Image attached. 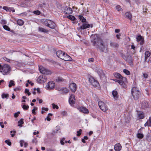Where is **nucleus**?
<instances>
[{
    "label": "nucleus",
    "instance_id": "1",
    "mask_svg": "<svg viewBox=\"0 0 151 151\" xmlns=\"http://www.w3.org/2000/svg\"><path fill=\"white\" fill-rule=\"evenodd\" d=\"M56 54L58 57L65 61H70L72 60V58L69 55L61 50L57 51Z\"/></svg>",
    "mask_w": 151,
    "mask_h": 151
},
{
    "label": "nucleus",
    "instance_id": "2",
    "mask_svg": "<svg viewBox=\"0 0 151 151\" xmlns=\"http://www.w3.org/2000/svg\"><path fill=\"white\" fill-rule=\"evenodd\" d=\"M132 94L134 99L137 100L138 99L140 93L137 88L133 87L132 89Z\"/></svg>",
    "mask_w": 151,
    "mask_h": 151
},
{
    "label": "nucleus",
    "instance_id": "3",
    "mask_svg": "<svg viewBox=\"0 0 151 151\" xmlns=\"http://www.w3.org/2000/svg\"><path fill=\"white\" fill-rule=\"evenodd\" d=\"M10 67L7 64L4 65L0 70V72L4 75H6L9 72Z\"/></svg>",
    "mask_w": 151,
    "mask_h": 151
},
{
    "label": "nucleus",
    "instance_id": "4",
    "mask_svg": "<svg viewBox=\"0 0 151 151\" xmlns=\"http://www.w3.org/2000/svg\"><path fill=\"white\" fill-rule=\"evenodd\" d=\"M39 68L40 72L42 74L47 75L50 74L51 73L50 71L47 69L42 66H39Z\"/></svg>",
    "mask_w": 151,
    "mask_h": 151
},
{
    "label": "nucleus",
    "instance_id": "5",
    "mask_svg": "<svg viewBox=\"0 0 151 151\" xmlns=\"http://www.w3.org/2000/svg\"><path fill=\"white\" fill-rule=\"evenodd\" d=\"M101 46L100 47L101 50L103 52H106L107 50V47L108 46V43L106 41L104 42L101 41Z\"/></svg>",
    "mask_w": 151,
    "mask_h": 151
},
{
    "label": "nucleus",
    "instance_id": "6",
    "mask_svg": "<svg viewBox=\"0 0 151 151\" xmlns=\"http://www.w3.org/2000/svg\"><path fill=\"white\" fill-rule=\"evenodd\" d=\"M47 81V77L45 75L40 76L37 79V82L40 83H43Z\"/></svg>",
    "mask_w": 151,
    "mask_h": 151
},
{
    "label": "nucleus",
    "instance_id": "7",
    "mask_svg": "<svg viewBox=\"0 0 151 151\" xmlns=\"http://www.w3.org/2000/svg\"><path fill=\"white\" fill-rule=\"evenodd\" d=\"M89 81L91 85L94 87H97L99 85L98 82L93 77H90L89 78Z\"/></svg>",
    "mask_w": 151,
    "mask_h": 151
},
{
    "label": "nucleus",
    "instance_id": "8",
    "mask_svg": "<svg viewBox=\"0 0 151 151\" xmlns=\"http://www.w3.org/2000/svg\"><path fill=\"white\" fill-rule=\"evenodd\" d=\"M63 12L67 14H70L72 13L73 11L71 8L67 6H65L63 7Z\"/></svg>",
    "mask_w": 151,
    "mask_h": 151
},
{
    "label": "nucleus",
    "instance_id": "9",
    "mask_svg": "<svg viewBox=\"0 0 151 151\" xmlns=\"http://www.w3.org/2000/svg\"><path fill=\"white\" fill-rule=\"evenodd\" d=\"M55 86V84L54 82L53 81H51L47 83L46 87L48 90H51L54 88Z\"/></svg>",
    "mask_w": 151,
    "mask_h": 151
},
{
    "label": "nucleus",
    "instance_id": "10",
    "mask_svg": "<svg viewBox=\"0 0 151 151\" xmlns=\"http://www.w3.org/2000/svg\"><path fill=\"white\" fill-rule=\"evenodd\" d=\"M77 108L80 111L83 113L88 114L89 113L88 110L84 107L78 106L77 107Z\"/></svg>",
    "mask_w": 151,
    "mask_h": 151
},
{
    "label": "nucleus",
    "instance_id": "11",
    "mask_svg": "<svg viewBox=\"0 0 151 151\" xmlns=\"http://www.w3.org/2000/svg\"><path fill=\"white\" fill-rule=\"evenodd\" d=\"M127 78L125 77H124L122 78V80H118L117 79L114 80V81L117 82L119 84L123 86H124V82L126 81Z\"/></svg>",
    "mask_w": 151,
    "mask_h": 151
},
{
    "label": "nucleus",
    "instance_id": "12",
    "mask_svg": "<svg viewBox=\"0 0 151 151\" xmlns=\"http://www.w3.org/2000/svg\"><path fill=\"white\" fill-rule=\"evenodd\" d=\"M69 87L72 92H75L76 90L77 86L75 83H72L70 85Z\"/></svg>",
    "mask_w": 151,
    "mask_h": 151
},
{
    "label": "nucleus",
    "instance_id": "13",
    "mask_svg": "<svg viewBox=\"0 0 151 151\" xmlns=\"http://www.w3.org/2000/svg\"><path fill=\"white\" fill-rule=\"evenodd\" d=\"M69 102L70 104H73L75 102V96L73 94H71L69 99Z\"/></svg>",
    "mask_w": 151,
    "mask_h": 151
},
{
    "label": "nucleus",
    "instance_id": "14",
    "mask_svg": "<svg viewBox=\"0 0 151 151\" xmlns=\"http://www.w3.org/2000/svg\"><path fill=\"white\" fill-rule=\"evenodd\" d=\"M122 146L119 143H117L114 146V149L115 151H119L122 149Z\"/></svg>",
    "mask_w": 151,
    "mask_h": 151
},
{
    "label": "nucleus",
    "instance_id": "15",
    "mask_svg": "<svg viewBox=\"0 0 151 151\" xmlns=\"http://www.w3.org/2000/svg\"><path fill=\"white\" fill-rule=\"evenodd\" d=\"M58 90L61 91L63 94L69 92V90L66 88H59Z\"/></svg>",
    "mask_w": 151,
    "mask_h": 151
},
{
    "label": "nucleus",
    "instance_id": "16",
    "mask_svg": "<svg viewBox=\"0 0 151 151\" xmlns=\"http://www.w3.org/2000/svg\"><path fill=\"white\" fill-rule=\"evenodd\" d=\"M55 24L52 21L49 20L47 27L51 29H54L55 28Z\"/></svg>",
    "mask_w": 151,
    "mask_h": 151
},
{
    "label": "nucleus",
    "instance_id": "17",
    "mask_svg": "<svg viewBox=\"0 0 151 151\" xmlns=\"http://www.w3.org/2000/svg\"><path fill=\"white\" fill-rule=\"evenodd\" d=\"M124 59L129 63H131L132 62L133 59L130 55H128L127 58H125Z\"/></svg>",
    "mask_w": 151,
    "mask_h": 151
},
{
    "label": "nucleus",
    "instance_id": "18",
    "mask_svg": "<svg viewBox=\"0 0 151 151\" xmlns=\"http://www.w3.org/2000/svg\"><path fill=\"white\" fill-rule=\"evenodd\" d=\"M90 25L89 24L83 23L82 25L80 27L81 29H84L86 28H88L90 27Z\"/></svg>",
    "mask_w": 151,
    "mask_h": 151
},
{
    "label": "nucleus",
    "instance_id": "19",
    "mask_svg": "<svg viewBox=\"0 0 151 151\" xmlns=\"http://www.w3.org/2000/svg\"><path fill=\"white\" fill-rule=\"evenodd\" d=\"M125 17L129 19L130 20L132 19V15L129 12H127L125 13Z\"/></svg>",
    "mask_w": 151,
    "mask_h": 151
},
{
    "label": "nucleus",
    "instance_id": "20",
    "mask_svg": "<svg viewBox=\"0 0 151 151\" xmlns=\"http://www.w3.org/2000/svg\"><path fill=\"white\" fill-rule=\"evenodd\" d=\"M112 94L114 99L115 100H117L118 97V95L117 91L115 90L113 91H112Z\"/></svg>",
    "mask_w": 151,
    "mask_h": 151
},
{
    "label": "nucleus",
    "instance_id": "21",
    "mask_svg": "<svg viewBox=\"0 0 151 151\" xmlns=\"http://www.w3.org/2000/svg\"><path fill=\"white\" fill-rule=\"evenodd\" d=\"M113 75L116 78H119L121 80H122V78L124 77H122L120 74L117 73H114Z\"/></svg>",
    "mask_w": 151,
    "mask_h": 151
},
{
    "label": "nucleus",
    "instance_id": "22",
    "mask_svg": "<svg viewBox=\"0 0 151 151\" xmlns=\"http://www.w3.org/2000/svg\"><path fill=\"white\" fill-rule=\"evenodd\" d=\"M137 115L139 119H142L144 118V115L143 112H139L137 113Z\"/></svg>",
    "mask_w": 151,
    "mask_h": 151
},
{
    "label": "nucleus",
    "instance_id": "23",
    "mask_svg": "<svg viewBox=\"0 0 151 151\" xmlns=\"http://www.w3.org/2000/svg\"><path fill=\"white\" fill-rule=\"evenodd\" d=\"M145 127H151V118L149 117L147 122L145 124Z\"/></svg>",
    "mask_w": 151,
    "mask_h": 151
},
{
    "label": "nucleus",
    "instance_id": "24",
    "mask_svg": "<svg viewBox=\"0 0 151 151\" xmlns=\"http://www.w3.org/2000/svg\"><path fill=\"white\" fill-rule=\"evenodd\" d=\"M97 72L99 76H104V74L103 70L101 69H99L97 70Z\"/></svg>",
    "mask_w": 151,
    "mask_h": 151
},
{
    "label": "nucleus",
    "instance_id": "25",
    "mask_svg": "<svg viewBox=\"0 0 151 151\" xmlns=\"http://www.w3.org/2000/svg\"><path fill=\"white\" fill-rule=\"evenodd\" d=\"M38 30L40 32L44 33H47L48 32V30L47 29L40 27H39Z\"/></svg>",
    "mask_w": 151,
    "mask_h": 151
},
{
    "label": "nucleus",
    "instance_id": "26",
    "mask_svg": "<svg viewBox=\"0 0 151 151\" xmlns=\"http://www.w3.org/2000/svg\"><path fill=\"white\" fill-rule=\"evenodd\" d=\"M137 40L138 42L141 41L140 44L142 45L143 43V40L141 36H138L137 37Z\"/></svg>",
    "mask_w": 151,
    "mask_h": 151
},
{
    "label": "nucleus",
    "instance_id": "27",
    "mask_svg": "<svg viewBox=\"0 0 151 151\" xmlns=\"http://www.w3.org/2000/svg\"><path fill=\"white\" fill-rule=\"evenodd\" d=\"M110 45L111 47L115 48L118 47L119 46L118 44L117 43L112 41L110 42Z\"/></svg>",
    "mask_w": 151,
    "mask_h": 151
},
{
    "label": "nucleus",
    "instance_id": "28",
    "mask_svg": "<svg viewBox=\"0 0 151 151\" xmlns=\"http://www.w3.org/2000/svg\"><path fill=\"white\" fill-rule=\"evenodd\" d=\"M49 21V20L46 19H43L41 20V22L42 23L47 26L48 25Z\"/></svg>",
    "mask_w": 151,
    "mask_h": 151
},
{
    "label": "nucleus",
    "instance_id": "29",
    "mask_svg": "<svg viewBox=\"0 0 151 151\" xmlns=\"http://www.w3.org/2000/svg\"><path fill=\"white\" fill-rule=\"evenodd\" d=\"M100 108L101 110L104 112L106 111L108 109L106 105L105 104L102 106L100 107Z\"/></svg>",
    "mask_w": 151,
    "mask_h": 151
},
{
    "label": "nucleus",
    "instance_id": "30",
    "mask_svg": "<svg viewBox=\"0 0 151 151\" xmlns=\"http://www.w3.org/2000/svg\"><path fill=\"white\" fill-rule=\"evenodd\" d=\"M145 60H146L147 58L150 56L151 54L150 53L149 51H146L145 52Z\"/></svg>",
    "mask_w": 151,
    "mask_h": 151
},
{
    "label": "nucleus",
    "instance_id": "31",
    "mask_svg": "<svg viewBox=\"0 0 151 151\" xmlns=\"http://www.w3.org/2000/svg\"><path fill=\"white\" fill-rule=\"evenodd\" d=\"M148 106V104L147 102H144L142 103V107L143 109L147 108Z\"/></svg>",
    "mask_w": 151,
    "mask_h": 151
},
{
    "label": "nucleus",
    "instance_id": "32",
    "mask_svg": "<svg viewBox=\"0 0 151 151\" xmlns=\"http://www.w3.org/2000/svg\"><path fill=\"white\" fill-rule=\"evenodd\" d=\"M17 23L19 25L22 26L23 25L24 22L21 19H19L17 21Z\"/></svg>",
    "mask_w": 151,
    "mask_h": 151
},
{
    "label": "nucleus",
    "instance_id": "33",
    "mask_svg": "<svg viewBox=\"0 0 151 151\" xmlns=\"http://www.w3.org/2000/svg\"><path fill=\"white\" fill-rule=\"evenodd\" d=\"M23 119H21L19 120V121L18 122V126L19 127H22V124H23L24 122L23 121Z\"/></svg>",
    "mask_w": 151,
    "mask_h": 151
},
{
    "label": "nucleus",
    "instance_id": "34",
    "mask_svg": "<svg viewBox=\"0 0 151 151\" xmlns=\"http://www.w3.org/2000/svg\"><path fill=\"white\" fill-rule=\"evenodd\" d=\"M78 17L81 21L82 22H85L86 21V19L82 16L79 15Z\"/></svg>",
    "mask_w": 151,
    "mask_h": 151
},
{
    "label": "nucleus",
    "instance_id": "35",
    "mask_svg": "<svg viewBox=\"0 0 151 151\" xmlns=\"http://www.w3.org/2000/svg\"><path fill=\"white\" fill-rule=\"evenodd\" d=\"M61 114L63 116H68L67 112L65 111H63L61 112Z\"/></svg>",
    "mask_w": 151,
    "mask_h": 151
},
{
    "label": "nucleus",
    "instance_id": "36",
    "mask_svg": "<svg viewBox=\"0 0 151 151\" xmlns=\"http://www.w3.org/2000/svg\"><path fill=\"white\" fill-rule=\"evenodd\" d=\"M67 17L71 20L74 21L75 20V17L72 15H69L67 16Z\"/></svg>",
    "mask_w": 151,
    "mask_h": 151
},
{
    "label": "nucleus",
    "instance_id": "37",
    "mask_svg": "<svg viewBox=\"0 0 151 151\" xmlns=\"http://www.w3.org/2000/svg\"><path fill=\"white\" fill-rule=\"evenodd\" d=\"M48 110V109L47 108L42 107V111L41 113L43 114L45 112V111H47Z\"/></svg>",
    "mask_w": 151,
    "mask_h": 151
},
{
    "label": "nucleus",
    "instance_id": "38",
    "mask_svg": "<svg viewBox=\"0 0 151 151\" xmlns=\"http://www.w3.org/2000/svg\"><path fill=\"white\" fill-rule=\"evenodd\" d=\"M14 85L15 84L14 83V81L13 80H10L9 82V87H11L12 86Z\"/></svg>",
    "mask_w": 151,
    "mask_h": 151
},
{
    "label": "nucleus",
    "instance_id": "39",
    "mask_svg": "<svg viewBox=\"0 0 151 151\" xmlns=\"http://www.w3.org/2000/svg\"><path fill=\"white\" fill-rule=\"evenodd\" d=\"M123 72L124 73H125V74L127 75H129L130 74V72L129 70H127V69H124L123 70Z\"/></svg>",
    "mask_w": 151,
    "mask_h": 151
},
{
    "label": "nucleus",
    "instance_id": "40",
    "mask_svg": "<svg viewBox=\"0 0 151 151\" xmlns=\"http://www.w3.org/2000/svg\"><path fill=\"white\" fill-rule=\"evenodd\" d=\"M3 9L5 10L6 11H11V8L8 7L6 6H4L3 7Z\"/></svg>",
    "mask_w": 151,
    "mask_h": 151
},
{
    "label": "nucleus",
    "instance_id": "41",
    "mask_svg": "<svg viewBox=\"0 0 151 151\" xmlns=\"http://www.w3.org/2000/svg\"><path fill=\"white\" fill-rule=\"evenodd\" d=\"M63 79L62 78L60 77H58L56 78V81L57 82H61L63 81Z\"/></svg>",
    "mask_w": 151,
    "mask_h": 151
},
{
    "label": "nucleus",
    "instance_id": "42",
    "mask_svg": "<svg viewBox=\"0 0 151 151\" xmlns=\"http://www.w3.org/2000/svg\"><path fill=\"white\" fill-rule=\"evenodd\" d=\"M3 28L6 30L9 31L10 29L9 27L6 25H4L3 26Z\"/></svg>",
    "mask_w": 151,
    "mask_h": 151
},
{
    "label": "nucleus",
    "instance_id": "43",
    "mask_svg": "<svg viewBox=\"0 0 151 151\" xmlns=\"http://www.w3.org/2000/svg\"><path fill=\"white\" fill-rule=\"evenodd\" d=\"M22 107L24 109L27 110L29 108V106L28 105L26 106L25 104H24L22 106Z\"/></svg>",
    "mask_w": 151,
    "mask_h": 151
},
{
    "label": "nucleus",
    "instance_id": "44",
    "mask_svg": "<svg viewBox=\"0 0 151 151\" xmlns=\"http://www.w3.org/2000/svg\"><path fill=\"white\" fill-rule=\"evenodd\" d=\"M52 108L53 109H58L59 107L58 106V105L55 104L54 103L52 104Z\"/></svg>",
    "mask_w": 151,
    "mask_h": 151
},
{
    "label": "nucleus",
    "instance_id": "45",
    "mask_svg": "<svg viewBox=\"0 0 151 151\" xmlns=\"http://www.w3.org/2000/svg\"><path fill=\"white\" fill-rule=\"evenodd\" d=\"M137 137L141 139L143 137V135L142 134L138 133L137 135Z\"/></svg>",
    "mask_w": 151,
    "mask_h": 151
},
{
    "label": "nucleus",
    "instance_id": "46",
    "mask_svg": "<svg viewBox=\"0 0 151 151\" xmlns=\"http://www.w3.org/2000/svg\"><path fill=\"white\" fill-rule=\"evenodd\" d=\"M105 104L102 101H100L98 102V105L99 108Z\"/></svg>",
    "mask_w": 151,
    "mask_h": 151
},
{
    "label": "nucleus",
    "instance_id": "47",
    "mask_svg": "<svg viewBox=\"0 0 151 151\" xmlns=\"http://www.w3.org/2000/svg\"><path fill=\"white\" fill-rule=\"evenodd\" d=\"M9 95L8 94H4L3 93L1 95V96L2 98H6L8 97Z\"/></svg>",
    "mask_w": 151,
    "mask_h": 151
},
{
    "label": "nucleus",
    "instance_id": "48",
    "mask_svg": "<svg viewBox=\"0 0 151 151\" xmlns=\"http://www.w3.org/2000/svg\"><path fill=\"white\" fill-rule=\"evenodd\" d=\"M0 23L3 24H6V22L5 20L2 19L0 21Z\"/></svg>",
    "mask_w": 151,
    "mask_h": 151
},
{
    "label": "nucleus",
    "instance_id": "49",
    "mask_svg": "<svg viewBox=\"0 0 151 151\" xmlns=\"http://www.w3.org/2000/svg\"><path fill=\"white\" fill-rule=\"evenodd\" d=\"M82 130L81 129H80L79 131H78L77 132V136H79L81 134Z\"/></svg>",
    "mask_w": 151,
    "mask_h": 151
},
{
    "label": "nucleus",
    "instance_id": "50",
    "mask_svg": "<svg viewBox=\"0 0 151 151\" xmlns=\"http://www.w3.org/2000/svg\"><path fill=\"white\" fill-rule=\"evenodd\" d=\"M116 9L118 11H120L122 9V8H121V6L119 5L117 6L116 7Z\"/></svg>",
    "mask_w": 151,
    "mask_h": 151
},
{
    "label": "nucleus",
    "instance_id": "51",
    "mask_svg": "<svg viewBox=\"0 0 151 151\" xmlns=\"http://www.w3.org/2000/svg\"><path fill=\"white\" fill-rule=\"evenodd\" d=\"M37 108L34 107V109H33L32 111V113L34 114H36V112H35V111L36 110H37Z\"/></svg>",
    "mask_w": 151,
    "mask_h": 151
},
{
    "label": "nucleus",
    "instance_id": "52",
    "mask_svg": "<svg viewBox=\"0 0 151 151\" xmlns=\"http://www.w3.org/2000/svg\"><path fill=\"white\" fill-rule=\"evenodd\" d=\"M5 142L6 143L7 145L9 146L11 145V142L9 141V140H6L5 141Z\"/></svg>",
    "mask_w": 151,
    "mask_h": 151
},
{
    "label": "nucleus",
    "instance_id": "53",
    "mask_svg": "<svg viewBox=\"0 0 151 151\" xmlns=\"http://www.w3.org/2000/svg\"><path fill=\"white\" fill-rule=\"evenodd\" d=\"M25 93H27V94H28V96H29L31 94L29 92V90L27 89H25Z\"/></svg>",
    "mask_w": 151,
    "mask_h": 151
},
{
    "label": "nucleus",
    "instance_id": "54",
    "mask_svg": "<svg viewBox=\"0 0 151 151\" xmlns=\"http://www.w3.org/2000/svg\"><path fill=\"white\" fill-rule=\"evenodd\" d=\"M65 140V138H63L62 139L60 140V142L61 145H64V143L63 142V141Z\"/></svg>",
    "mask_w": 151,
    "mask_h": 151
},
{
    "label": "nucleus",
    "instance_id": "55",
    "mask_svg": "<svg viewBox=\"0 0 151 151\" xmlns=\"http://www.w3.org/2000/svg\"><path fill=\"white\" fill-rule=\"evenodd\" d=\"M34 13L35 14L38 15H40V12L39 11H38V10H37V11H35L34 12Z\"/></svg>",
    "mask_w": 151,
    "mask_h": 151
},
{
    "label": "nucleus",
    "instance_id": "56",
    "mask_svg": "<svg viewBox=\"0 0 151 151\" xmlns=\"http://www.w3.org/2000/svg\"><path fill=\"white\" fill-rule=\"evenodd\" d=\"M143 77L145 78H147L148 77V75L146 73H144L143 74Z\"/></svg>",
    "mask_w": 151,
    "mask_h": 151
},
{
    "label": "nucleus",
    "instance_id": "57",
    "mask_svg": "<svg viewBox=\"0 0 151 151\" xmlns=\"http://www.w3.org/2000/svg\"><path fill=\"white\" fill-rule=\"evenodd\" d=\"M20 146L21 147H22L23 146V144L24 142V141L23 140H21L20 141Z\"/></svg>",
    "mask_w": 151,
    "mask_h": 151
},
{
    "label": "nucleus",
    "instance_id": "58",
    "mask_svg": "<svg viewBox=\"0 0 151 151\" xmlns=\"http://www.w3.org/2000/svg\"><path fill=\"white\" fill-rule=\"evenodd\" d=\"M20 113L19 112H18L17 113H16L14 114V116L15 117H17L19 116V114Z\"/></svg>",
    "mask_w": 151,
    "mask_h": 151
},
{
    "label": "nucleus",
    "instance_id": "59",
    "mask_svg": "<svg viewBox=\"0 0 151 151\" xmlns=\"http://www.w3.org/2000/svg\"><path fill=\"white\" fill-rule=\"evenodd\" d=\"M94 60V59L93 58H90L88 60V61L90 63L93 62Z\"/></svg>",
    "mask_w": 151,
    "mask_h": 151
},
{
    "label": "nucleus",
    "instance_id": "60",
    "mask_svg": "<svg viewBox=\"0 0 151 151\" xmlns=\"http://www.w3.org/2000/svg\"><path fill=\"white\" fill-rule=\"evenodd\" d=\"M34 90L35 91H37V92L38 93H40V90L39 88H37V89L36 88H34Z\"/></svg>",
    "mask_w": 151,
    "mask_h": 151
},
{
    "label": "nucleus",
    "instance_id": "61",
    "mask_svg": "<svg viewBox=\"0 0 151 151\" xmlns=\"http://www.w3.org/2000/svg\"><path fill=\"white\" fill-rule=\"evenodd\" d=\"M16 133V131H13V133L11 134V136H12V137H14V136L15 135Z\"/></svg>",
    "mask_w": 151,
    "mask_h": 151
},
{
    "label": "nucleus",
    "instance_id": "62",
    "mask_svg": "<svg viewBox=\"0 0 151 151\" xmlns=\"http://www.w3.org/2000/svg\"><path fill=\"white\" fill-rule=\"evenodd\" d=\"M4 59L5 60H6V61H7V62H10V59H8V58H6V57H5V58H4Z\"/></svg>",
    "mask_w": 151,
    "mask_h": 151
},
{
    "label": "nucleus",
    "instance_id": "63",
    "mask_svg": "<svg viewBox=\"0 0 151 151\" xmlns=\"http://www.w3.org/2000/svg\"><path fill=\"white\" fill-rule=\"evenodd\" d=\"M3 122H0V125L2 128L4 127V125L3 124Z\"/></svg>",
    "mask_w": 151,
    "mask_h": 151
},
{
    "label": "nucleus",
    "instance_id": "64",
    "mask_svg": "<svg viewBox=\"0 0 151 151\" xmlns=\"http://www.w3.org/2000/svg\"><path fill=\"white\" fill-rule=\"evenodd\" d=\"M120 31V30L119 29H115V32H116V33H119Z\"/></svg>",
    "mask_w": 151,
    "mask_h": 151
}]
</instances>
